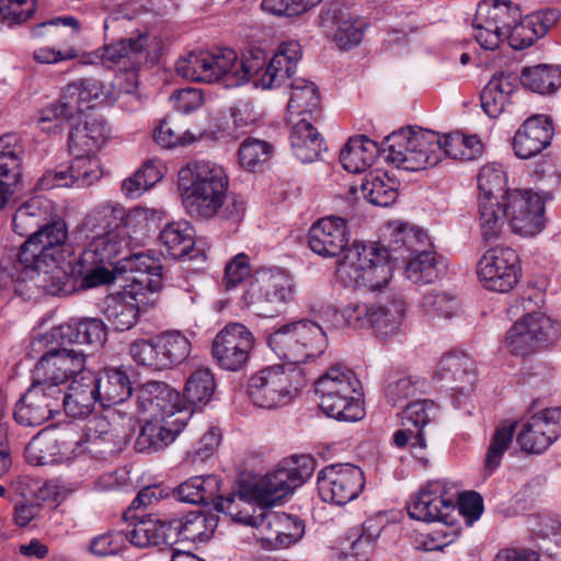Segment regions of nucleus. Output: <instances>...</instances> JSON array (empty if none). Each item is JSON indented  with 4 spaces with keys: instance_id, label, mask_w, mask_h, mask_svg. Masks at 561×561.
Returning a JSON list of instances; mask_svg holds the SVG:
<instances>
[{
    "instance_id": "8",
    "label": "nucleus",
    "mask_w": 561,
    "mask_h": 561,
    "mask_svg": "<svg viewBox=\"0 0 561 561\" xmlns=\"http://www.w3.org/2000/svg\"><path fill=\"white\" fill-rule=\"evenodd\" d=\"M267 342L279 358L291 364H302L324 352L327 336L318 323L300 320L274 331Z\"/></svg>"
},
{
    "instance_id": "20",
    "label": "nucleus",
    "mask_w": 561,
    "mask_h": 561,
    "mask_svg": "<svg viewBox=\"0 0 561 561\" xmlns=\"http://www.w3.org/2000/svg\"><path fill=\"white\" fill-rule=\"evenodd\" d=\"M61 391L45 389L32 381L28 389L16 402L14 420L23 426H39L61 411Z\"/></svg>"
},
{
    "instance_id": "48",
    "label": "nucleus",
    "mask_w": 561,
    "mask_h": 561,
    "mask_svg": "<svg viewBox=\"0 0 561 561\" xmlns=\"http://www.w3.org/2000/svg\"><path fill=\"white\" fill-rule=\"evenodd\" d=\"M437 413V407L431 400H417L409 403L401 413L403 426L415 430L416 442L420 448H425L423 428L432 422Z\"/></svg>"
},
{
    "instance_id": "54",
    "label": "nucleus",
    "mask_w": 561,
    "mask_h": 561,
    "mask_svg": "<svg viewBox=\"0 0 561 561\" xmlns=\"http://www.w3.org/2000/svg\"><path fill=\"white\" fill-rule=\"evenodd\" d=\"M69 167H65L68 170V178L71 181V186L87 187L94 184L102 176V170L100 161L95 156L92 154H73Z\"/></svg>"
},
{
    "instance_id": "15",
    "label": "nucleus",
    "mask_w": 561,
    "mask_h": 561,
    "mask_svg": "<svg viewBox=\"0 0 561 561\" xmlns=\"http://www.w3.org/2000/svg\"><path fill=\"white\" fill-rule=\"evenodd\" d=\"M322 501L345 505L357 499L365 488L363 470L352 463H333L322 468L317 477Z\"/></svg>"
},
{
    "instance_id": "42",
    "label": "nucleus",
    "mask_w": 561,
    "mask_h": 561,
    "mask_svg": "<svg viewBox=\"0 0 561 561\" xmlns=\"http://www.w3.org/2000/svg\"><path fill=\"white\" fill-rule=\"evenodd\" d=\"M65 442L53 434L38 433L25 447L24 455L33 466H46L62 461L67 457Z\"/></svg>"
},
{
    "instance_id": "9",
    "label": "nucleus",
    "mask_w": 561,
    "mask_h": 561,
    "mask_svg": "<svg viewBox=\"0 0 561 561\" xmlns=\"http://www.w3.org/2000/svg\"><path fill=\"white\" fill-rule=\"evenodd\" d=\"M293 295L294 282L284 270L263 267L253 272L243 300L257 316L272 318Z\"/></svg>"
},
{
    "instance_id": "26",
    "label": "nucleus",
    "mask_w": 561,
    "mask_h": 561,
    "mask_svg": "<svg viewBox=\"0 0 561 561\" xmlns=\"http://www.w3.org/2000/svg\"><path fill=\"white\" fill-rule=\"evenodd\" d=\"M23 152L18 135L0 136V209L7 205L20 184Z\"/></svg>"
},
{
    "instance_id": "36",
    "label": "nucleus",
    "mask_w": 561,
    "mask_h": 561,
    "mask_svg": "<svg viewBox=\"0 0 561 561\" xmlns=\"http://www.w3.org/2000/svg\"><path fill=\"white\" fill-rule=\"evenodd\" d=\"M96 394L102 407H112L125 402L133 388L129 376L122 368H106L94 375Z\"/></svg>"
},
{
    "instance_id": "13",
    "label": "nucleus",
    "mask_w": 561,
    "mask_h": 561,
    "mask_svg": "<svg viewBox=\"0 0 561 561\" xmlns=\"http://www.w3.org/2000/svg\"><path fill=\"white\" fill-rule=\"evenodd\" d=\"M297 375L283 365L267 366L253 374L248 381V396L254 405L276 409L288 404L298 388L294 385Z\"/></svg>"
},
{
    "instance_id": "14",
    "label": "nucleus",
    "mask_w": 561,
    "mask_h": 561,
    "mask_svg": "<svg viewBox=\"0 0 561 561\" xmlns=\"http://www.w3.org/2000/svg\"><path fill=\"white\" fill-rule=\"evenodd\" d=\"M108 95L107 88L96 79H80L64 89L60 99L43 110L41 123L57 121L66 122L80 117L92 102L104 101Z\"/></svg>"
},
{
    "instance_id": "63",
    "label": "nucleus",
    "mask_w": 561,
    "mask_h": 561,
    "mask_svg": "<svg viewBox=\"0 0 561 561\" xmlns=\"http://www.w3.org/2000/svg\"><path fill=\"white\" fill-rule=\"evenodd\" d=\"M541 35L537 31L534 22L528 15L525 18L519 16V20L508 27L505 39L512 48L519 50L531 46Z\"/></svg>"
},
{
    "instance_id": "43",
    "label": "nucleus",
    "mask_w": 561,
    "mask_h": 561,
    "mask_svg": "<svg viewBox=\"0 0 561 561\" xmlns=\"http://www.w3.org/2000/svg\"><path fill=\"white\" fill-rule=\"evenodd\" d=\"M160 241L165 254L174 260L192 257L194 229L186 221L171 222L160 232Z\"/></svg>"
},
{
    "instance_id": "10",
    "label": "nucleus",
    "mask_w": 561,
    "mask_h": 561,
    "mask_svg": "<svg viewBox=\"0 0 561 561\" xmlns=\"http://www.w3.org/2000/svg\"><path fill=\"white\" fill-rule=\"evenodd\" d=\"M405 302L399 295H389L383 304H350L342 316L353 329H371L386 339L400 331L404 318Z\"/></svg>"
},
{
    "instance_id": "24",
    "label": "nucleus",
    "mask_w": 561,
    "mask_h": 561,
    "mask_svg": "<svg viewBox=\"0 0 561 561\" xmlns=\"http://www.w3.org/2000/svg\"><path fill=\"white\" fill-rule=\"evenodd\" d=\"M350 230L344 218L324 217L313 222L309 229V248L320 256L334 257L343 251L347 253L351 248H347Z\"/></svg>"
},
{
    "instance_id": "53",
    "label": "nucleus",
    "mask_w": 561,
    "mask_h": 561,
    "mask_svg": "<svg viewBox=\"0 0 561 561\" xmlns=\"http://www.w3.org/2000/svg\"><path fill=\"white\" fill-rule=\"evenodd\" d=\"M272 146L256 138L244 139L238 150V161L242 169L249 172H259L271 159Z\"/></svg>"
},
{
    "instance_id": "17",
    "label": "nucleus",
    "mask_w": 561,
    "mask_h": 561,
    "mask_svg": "<svg viewBox=\"0 0 561 561\" xmlns=\"http://www.w3.org/2000/svg\"><path fill=\"white\" fill-rule=\"evenodd\" d=\"M519 257L510 247H494L484 252L477 266L482 285L492 291L508 293L520 276Z\"/></svg>"
},
{
    "instance_id": "7",
    "label": "nucleus",
    "mask_w": 561,
    "mask_h": 561,
    "mask_svg": "<svg viewBox=\"0 0 561 561\" xmlns=\"http://www.w3.org/2000/svg\"><path fill=\"white\" fill-rule=\"evenodd\" d=\"M385 159L405 171L435 167L444 157L442 137L424 128H402L385 139Z\"/></svg>"
},
{
    "instance_id": "22",
    "label": "nucleus",
    "mask_w": 561,
    "mask_h": 561,
    "mask_svg": "<svg viewBox=\"0 0 561 561\" xmlns=\"http://www.w3.org/2000/svg\"><path fill=\"white\" fill-rule=\"evenodd\" d=\"M112 267L133 275L126 288L134 295L147 296L158 291L162 286V265L159 259L149 253L118 256Z\"/></svg>"
},
{
    "instance_id": "47",
    "label": "nucleus",
    "mask_w": 561,
    "mask_h": 561,
    "mask_svg": "<svg viewBox=\"0 0 561 561\" xmlns=\"http://www.w3.org/2000/svg\"><path fill=\"white\" fill-rule=\"evenodd\" d=\"M158 348L160 350L164 369L183 363L191 353L190 339L180 331H167L158 335Z\"/></svg>"
},
{
    "instance_id": "39",
    "label": "nucleus",
    "mask_w": 561,
    "mask_h": 561,
    "mask_svg": "<svg viewBox=\"0 0 561 561\" xmlns=\"http://www.w3.org/2000/svg\"><path fill=\"white\" fill-rule=\"evenodd\" d=\"M447 270L446 260L435 251L425 250L411 255L405 266V276L419 285H426L439 279Z\"/></svg>"
},
{
    "instance_id": "45",
    "label": "nucleus",
    "mask_w": 561,
    "mask_h": 561,
    "mask_svg": "<svg viewBox=\"0 0 561 561\" xmlns=\"http://www.w3.org/2000/svg\"><path fill=\"white\" fill-rule=\"evenodd\" d=\"M520 82L533 92L552 93L561 87V67L547 64L525 67L520 73Z\"/></svg>"
},
{
    "instance_id": "41",
    "label": "nucleus",
    "mask_w": 561,
    "mask_h": 561,
    "mask_svg": "<svg viewBox=\"0 0 561 561\" xmlns=\"http://www.w3.org/2000/svg\"><path fill=\"white\" fill-rule=\"evenodd\" d=\"M106 130L102 122L87 119L76 124L69 134V149L72 154H92L106 141Z\"/></svg>"
},
{
    "instance_id": "27",
    "label": "nucleus",
    "mask_w": 561,
    "mask_h": 561,
    "mask_svg": "<svg viewBox=\"0 0 561 561\" xmlns=\"http://www.w3.org/2000/svg\"><path fill=\"white\" fill-rule=\"evenodd\" d=\"M553 134V124L549 116L529 117L520 125L513 138L515 154L522 159L539 154L551 144Z\"/></svg>"
},
{
    "instance_id": "11",
    "label": "nucleus",
    "mask_w": 561,
    "mask_h": 561,
    "mask_svg": "<svg viewBox=\"0 0 561 561\" xmlns=\"http://www.w3.org/2000/svg\"><path fill=\"white\" fill-rule=\"evenodd\" d=\"M313 471L314 459L311 456L286 458L257 484V497L265 505H274L301 486Z\"/></svg>"
},
{
    "instance_id": "23",
    "label": "nucleus",
    "mask_w": 561,
    "mask_h": 561,
    "mask_svg": "<svg viewBox=\"0 0 561 561\" xmlns=\"http://www.w3.org/2000/svg\"><path fill=\"white\" fill-rule=\"evenodd\" d=\"M139 413L152 419L188 415L181 408L180 393L162 381H148L136 389Z\"/></svg>"
},
{
    "instance_id": "1",
    "label": "nucleus",
    "mask_w": 561,
    "mask_h": 561,
    "mask_svg": "<svg viewBox=\"0 0 561 561\" xmlns=\"http://www.w3.org/2000/svg\"><path fill=\"white\" fill-rule=\"evenodd\" d=\"M67 227L54 220L33 233L19 249L0 254V290L12 291L24 299L44 293L51 296L71 294L73 285L60 268L65 261Z\"/></svg>"
},
{
    "instance_id": "4",
    "label": "nucleus",
    "mask_w": 561,
    "mask_h": 561,
    "mask_svg": "<svg viewBox=\"0 0 561 561\" xmlns=\"http://www.w3.org/2000/svg\"><path fill=\"white\" fill-rule=\"evenodd\" d=\"M265 65V54L255 48L239 58L230 48L213 51H191L175 64L176 73L191 81L222 82L225 87H238L249 82Z\"/></svg>"
},
{
    "instance_id": "52",
    "label": "nucleus",
    "mask_w": 561,
    "mask_h": 561,
    "mask_svg": "<svg viewBox=\"0 0 561 561\" xmlns=\"http://www.w3.org/2000/svg\"><path fill=\"white\" fill-rule=\"evenodd\" d=\"M360 191L365 199L380 207L392 205L398 197L393 182L386 175L369 174L363 181Z\"/></svg>"
},
{
    "instance_id": "57",
    "label": "nucleus",
    "mask_w": 561,
    "mask_h": 561,
    "mask_svg": "<svg viewBox=\"0 0 561 561\" xmlns=\"http://www.w3.org/2000/svg\"><path fill=\"white\" fill-rule=\"evenodd\" d=\"M250 520L249 526L254 528L253 537L261 543V547L266 550H275V540L277 538V528H274L273 520H276V512L259 508L254 511L253 517H247Z\"/></svg>"
},
{
    "instance_id": "2",
    "label": "nucleus",
    "mask_w": 561,
    "mask_h": 561,
    "mask_svg": "<svg viewBox=\"0 0 561 561\" xmlns=\"http://www.w3.org/2000/svg\"><path fill=\"white\" fill-rule=\"evenodd\" d=\"M126 210L118 204L95 207L80 227L84 249L71 267L72 276L81 278L82 289L94 288L114 280V260L125 254L128 240L123 226Z\"/></svg>"
},
{
    "instance_id": "18",
    "label": "nucleus",
    "mask_w": 561,
    "mask_h": 561,
    "mask_svg": "<svg viewBox=\"0 0 561 561\" xmlns=\"http://www.w3.org/2000/svg\"><path fill=\"white\" fill-rule=\"evenodd\" d=\"M254 344L255 337L244 324L230 322L215 335L211 356L222 369L238 371L248 363Z\"/></svg>"
},
{
    "instance_id": "60",
    "label": "nucleus",
    "mask_w": 561,
    "mask_h": 561,
    "mask_svg": "<svg viewBox=\"0 0 561 561\" xmlns=\"http://www.w3.org/2000/svg\"><path fill=\"white\" fill-rule=\"evenodd\" d=\"M366 27L367 23L362 18L342 19L337 22L333 39L341 49H351L362 42Z\"/></svg>"
},
{
    "instance_id": "25",
    "label": "nucleus",
    "mask_w": 561,
    "mask_h": 561,
    "mask_svg": "<svg viewBox=\"0 0 561 561\" xmlns=\"http://www.w3.org/2000/svg\"><path fill=\"white\" fill-rule=\"evenodd\" d=\"M301 56V46L297 41L282 43L270 62L252 77L254 84L263 89L280 87L295 73Z\"/></svg>"
},
{
    "instance_id": "28",
    "label": "nucleus",
    "mask_w": 561,
    "mask_h": 561,
    "mask_svg": "<svg viewBox=\"0 0 561 561\" xmlns=\"http://www.w3.org/2000/svg\"><path fill=\"white\" fill-rule=\"evenodd\" d=\"M186 415L150 419L138 434L135 448L140 453L160 450L171 444L186 425Z\"/></svg>"
},
{
    "instance_id": "29",
    "label": "nucleus",
    "mask_w": 561,
    "mask_h": 561,
    "mask_svg": "<svg viewBox=\"0 0 561 561\" xmlns=\"http://www.w3.org/2000/svg\"><path fill=\"white\" fill-rule=\"evenodd\" d=\"M94 382V374L87 371L72 379L66 393L61 391V409L68 416L84 419L92 413L99 402Z\"/></svg>"
},
{
    "instance_id": "32",
    "label": "nucleus",
    "mask_w": 561,
    "mask_h": 561,
    "mask_svg": "<svg viewBox=\"0 0 561 561\" xmlns=\"http://www.w3.org/2000/svg\"><path fill=\"white\" fill-rule=\"evenodd\" d=\"M56 336L61 344L88 345L99 350L106 342L107 331L104 322L96 318H87L61 324Z\"/></svg>"
},
{
    "instance_id": "33",
    "label": "nucleus",
    "mask_w": 561,
    "mask_h": 561,
    "mask_svg": "<svg viewBox=\"0 0 561 561\" xmlns=\"http://www.w3.org/2000/svg\"><path fill=\"white\" fill-rule=\"evenodd\" d=\"M147 296L134 295L125 288L123 293L108 297L104 314L116 331H127L135 327L139 316V305L146 304Z\"/></svg>"
},
{
    "instance_id": "31",
    "label": "nucleus",
    "mask_w": 561,
    "mask_h": 561,
    "mask_svg": "<svg viewBox=\"0 0 561 561\" xmlns=\"http://www.w3.org/2000/svg\"><path fill=\"white\" fill-rule=\"evenodd\" d=\"M289 140L294 154L302 163L318 160L325 150L323 137L307 117L291 118Z\"/></svg>"
},
{
    "instance_id": "19",
    "label": "nucleus",
    "mask_w": 561,
    "mask_h": 561,
    "mask_svg": "<svg viewBox=\"0 0 561 561\" xmlns=\"http://www.w3.org/2000/svg\"><path fill=\"white\" fill-rule=\"evenodd\" d=\"M558 336L559 325L543 313L534 312L513 324L506 333L505 343L512 354L524 356L552 343Z\"/></svg>"
},
{
    "instance_id": "59",
    "label": "nucleus",
    "mask_w": 561,
    "mask_h": 561,
    "mask_svg": "<svg viewBox=\"0 0 561 561\" xmlns=\"http://www.w3.org/2000/svg\"><path fill=\"white\" fill-rule=\"evenodd\" d=\"M273 523L274 528H277L275 550L288 548L298 541L305 533V524L297 516L276 512V520Z\"/></svg>"
},
{
    "instance_id": "34",
    "label": "nucleus",
    "mask_w": 561,
    "mask_h": 561,
    "mask_svg": "<svg viewBox=\"0 0 561 561\" xmlns=\"http://www.w3.org/2000/svg\"><path fill=\"white\" fill-rule=\"evenodd\" d=\"M435 378L445 381L451 390L463 393L476 380L472 362L461 353L446 354L438 363Z\"/></svg>"
},
{
    "instance_id": "61",
    "label": "nucleus",
    "mask_w": 561,
    "mask_h": 561,
    "mask_svg": "<svg viewBox=\"0 0 561 561\" xmlns=\"http://www.w3.org/2000/svg\"><path fill=\"white\" fill-rule=\"evenodd\" d=\"M129 354L139 365L150 367L154 370L164 369L162 356L158 348V336L154 339H139L134 341L129 346Z\"/></svg>"
},
{
    "instance_id": "16",
    "label": "nucleus",
    "mask_w": 561,
    "mask_h": 561,
    "mask_svg": "<svg viewBox=\"0 0 561 561\" xmlns=\"http://www.w3.org/2000/svg\"><path fill=\"white\" fill-rule=\"evenodd\" d=\"M507 222L512 231L533 237L545 227V199L531 190H512L503 195Z\"/></svg>"
},
{
    "instance_id": "6",
    "label": "nucleus",
    "mask_w": 561,
    "mask_h": 561,
    "mask_svg": "<svg viewBox=\"0 0 561 561\" xmlns=\"http://www.w3.org/2000/svg\"><path fill=\"white\" fill-rule=\"evenodd\" d=\"M316 393L320 398V409L328 416L356 422L365 415L360 381L353 370L343 365L330 367L316 381Z\"/></svg>"
},
{
    "instance_id": "51",
    "label": "nucleus",
    "mask_w": 561,
    "mask_h": 561,
    "mask_svg": "<svg viewBox=\"0 0 561 561\" xmlns=\"http://www.w3.org/2000/svg\"><path fill=\"white\" fill-rule=\"evenodd\" d=\"M506 175L500 164L489 163L478 174L479 201H503Z\"/></svg>"
},
{
    "instance_id": "5",
    "label": "nucleus",
    "mask_w": 561,
    "mask_h": 561,
    "mask_svg": "<svg viewBox=\"0 0 561 561\" xmlns=\"http://www.w3.org/2000/svg\"><path fill=\"white\" fill-rule=\"evenodd\" d=\"M407 224L396 225L388 245L353 243L340 261L337 275L346 285L365 288L368 291H382L388 287L393 275L391 253L404 250Z\"/></svg>"
},
{
    "instance_id": "12",
    "label": "nucleus",
    "mask_w": 561,
    "mask_h": 561,
    "mask_svg": "<svg viewBox=\"0 0 561 561\" xmlns=\"http://www.w3.org/2000/svg\"><path fill=\"white\" fill-rule=\"evenodd\" d=\"M519 16V7L512 1L483 0L478 4L472 20L473 36L483 49L494 50L504 42L508 27Z\"/></svg>"
},
{
    "instance_id": "58",
    "label": "nucleus",
    "mask_w": 561,
    "mask_h": 561,
    "mask_svg": "<svg viewBox=\"0 0 561 561\" xmlns=\"http://www.w3.org/2000/svg\"><path fill=\"white\" fill-rule=\"evenodd\" d=\"M61 370L54 356L48 352L35 365L32 381L45 389L55 388L61 391V385L68 381Z\"/></svg>"
},
{
    "instance_id": "55",
    "label": "nucleus",
    "mask_w": 561,
    "mask_h": 561,
    "mask_svg": "<svg viewBox=\"0 0 561 561\" xmlns=\"http://www.w3.org/2000/svg\"><path fill=\"white\" fill-rule=\"evenodd\" d=\"M421 308L430 318L449 319L458 313L460 301L456 295L449 291L432 290L424 295Z\"/></svg>"
},
{
    "instance_id": "44",
    "label": "nucleus",
    "mask_w": 561,
    "mask_h": 561,
    "mask_svg": "<svg viewBox=\"0 0 561 561\" xmlns=\"http://www.w3.org/2000/svg\"><path fill=\"white\" fill-rule=\"evenodd\" d=\"M516 85L508 76H494L481 92V105L490 117L500 116L511 103Z\"/></svg>"
},
{
    "instance_id": "49",
    "label": "nucleus",
    "mask_w": 561,
    "mask_h": 561,
    "mask_svg": "<svg viewBox=\"0 0 561 561\" xmlns=\"http://www.w3.org/2000/svg\"><path fill=\"white\" fill-rule=\"evenodd\" d=\"M290 88L291 94L287 106L291 116L311 114L319 108L320 95L313 82L297 78L291 81Z\"/></svg>"
},
{
    "instance_id": "35",
    "label": "nucleus",
    "mask_w": 561,
    "mask_h": 561,
    "mask_svg": "<svg viewBox=\"0 0 561 561\" xmlns=\"http://www.w3.org/2000/svg\"><path fill=\"white\" fill-rule=\"evenodd\" d=\"M149 36L139 33L136 37L123 38L104 47L103 60L115 64L121 68L136 69L147 60Z\"/></svg>"
},
{
    "instance_id": "38",
    "label": "nucleus",
    "mask_w": 561,
    "mask_h": 561,
    "mask_svg": "<svg viewBox=\"0 0 561 561\" xmlns=\"http://www.w3.org/2000/svg\"><path fill=\"white\" fill-rule=\"evenodd\" d=\"M380 153L378 144L365 135L348 139L340 153L343 168L350 173H360L373 165Z\"/></svg>"
},
{
    "instance_id": "40",
    "label": "nucleus",
    "mask_w": 561,
    "mask_h": 561,
    "mask_svg": "<svg viewBox=\"0 0 561 561\" xmlns=\"http://www.w3.org/2000/svg\"><path fill=\"white\" fill-rule=\"evenodd\" d=\"M220 492V479L215 474L195 476L181 483L173 491L180 502L208 505L213 504Z\"/></svg>"
},
{
    "instance_id": "30",
    "label": "nucleus",
    "mask_w": 561,
    "mask_h": 561,
    "mask_svg": "<svg viewBox=\"0 0 561 561\" xmlns=\"http://www.w3.org/2000/svg\"><path fill=\"white\" fill-rule=\"evenodd\" d=\"M125 537L131 545L138 548L176 542L173 518H161L152 515H148L137 522L133 529L126 533Z\"/></svg>"
},
{
    "instance_id": "21",
    "label": "nucleus",
    "mask_w": 561,
    "mask_h": 561,
    "mask_svg": "<svg viewBox=\"0 0 561 561\" xmlns=\"http://www.w3.org/2000/svg\"><path fill=\"white\" fill-rule=\"evenodd\" d=\"M407 508L413 519L439 520L447 525L456 511V493L449 492L439 481L431 482L409 502Z\"/></svg>"
},
{
    "instance_id": "56",
    "label": "nucleus",
    "mask_w": 561,
    "mask_h": 561,
    "mask_svg": "<svg viewBox=\"0 0 561 561\" xmlns=\"http://www.w3.org/2000/svg\"><path fill=\"white\" fill-rule=\"evenodd\" d=\"M215 390V379L211 370L206 367L197 368L187 378L184 387V398L193 405L206 403Z\"/></svg>"
},
{
    "instance_id": "62",
    "label": "nucleus",
    "mask_w": 561,
    "mask_h": 561,
    "mask_svg": "<svg viewBox=\"0 0 561 561\" xmlns=\"http://www.w3.org/2000/svg\"><path fill=\"white\" fill-rule=\"evenodd\" d=\"M515 426V423L503 425L493 434L484 461L485 470L490 473L499 467L505 450L512 443Z\"/></svg>"
},
{
    "instance_id": "50",
    "label": "nucleus",
    "mask_w": 561,
    "mask_h": 561,
    "mask_svg": "<svg viewBox=\"0 0 561 561\" xmlns=\"http://www.w3.org/2000/svg\"><path fill=\"white\" fill-rule=\"evenodd\" d=\"M44 214L43 202L38 198H31L15 210L12 218L13 231L21 237L28 236L30 238L33 233L47 226V224H41L44 219Z\"/></svg>"
},
{
    "instance_id": "64",
    "label": "nucleus",
    "mask_w": 561,
    "mask_h": 561,
    "mask_svg": "<svg viewBox=\"0 0 561 561\" xmlns=\"http://www.w3.org/2000/svg\"><path fill=\"white\" fill-rule=\"evenodd\" d=\"M516 440L524 451L533 454L542 453L552 444L530 417L523 424Z\"/></svg>"
},
{
    "instance_id": "3",
    "label": "nucleus",
    "mask_w": 561,
    "mask_h": 561,
    "mask_svg": "<svg viewBox=\"0 0 561 561\" xmlns=\"http://www.w3.org/2000/svg\"><path fill=\"white\" fill-rule=\"evenodd\" d=\"M179 186L183 191V206L193 218L239 220L243 216V201L228 195L229 178L215 162L201 160L182 168Z\"/></svg>"
},
{
    "instance_id": "37",
    "label": "nucleus",
    "mask_w": 561,
    "mask_h": 561,
    "mask_svg": "<svg viewBox=\"0 0 561 561\" xmlns=\"http://www.w3.org/2000/svg\"><path fill=\"white\" fill-rule=\"evenodd\" d=\"M217 525L218 516L204 511H193L181 518H173L176 541L206 542L213 537Z\"/></svg>"
},
{
    "instance_id": "46",
    "label": "nucleus",
    "mask_w": 561,
    "mask_h": 561,
    "mask_svg": "<svg viewBox=\"0 0 561 561\" xmlns=\"http://www.w3.org/2000/svg\"><path fill=\"white\" fill-rule=\"evenodd\" d=\"M478 221L485 242L499 240L507 221L504 201H479Z\"/></svg>"
}]
</instances>
